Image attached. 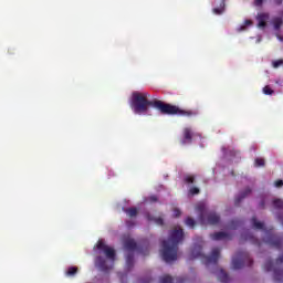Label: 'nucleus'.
Masks as SVG:
<instances>
[{"label":"nucleus","mask_w":283,"mask_h":283,"mask_svg":"<svg viewBox=\"0 0 283 283\" xmlns=\"http://www.w3.org/2000/svg\"><path fill=\"white\" fill-rule=\"evenodd\" d=\"M149 93L134 92L132 95L130 107L134 114H146L149 107H155L160 114L166 116H192V112L181 109L180 107L171 104H167L160 99L149 101Z\"/></svg>","instance_id":"1"},{"label":"nucleus","mask_w":283,"mask_h":283,"mask_svg":"<svg viewBox=\"0 0 283 283\" xmlns=\"http://www.w3.org/2000/svg\"><path fill=\"white\" fill-rule=\"evenodd\" d=\"M185 240V231L182 228L172 230L168 240H164L161 243L163 260L166 262H176L178 260V244Z\"/></svg>","instance_id":"2"},{"label":"nucleus","mask_w":283,"mask_h":283,"mask_svg":"<svg viewBox=\"0 0 283 283\" xmlns=\"http://www.w3.org/2000/svg\"><path fill=\"white\" fill-rule=\"evenodd\" d=\"M96 249L99 251V253H104L106 256V259L101 255L96 256V266H98V269H101V271L104 273L112 271V269H114V262H116V250H114V248H109V245L105 244L103 240L97 242Z\"/></svg>","instance_id":"3"},{"label":"nucleus","mask_w":283,"mask_h":283,"mask_svg":"<svg viewBox=\"0 0 283 283\" xmlns=\"http://www.w3.org/2000/svg\"><path fill=\"white\" fill-rule=\"evenodd\" d=\"M199 214L200 224H219L220 223V214H217L214 211H206L205 203H199L196 207Z\"/></svg>","instance_id":"4"},{"label":"nucleus","mask_w":283,"mask_h":283,"mask_svg":"<svg viewBox=\"0 0 283 283\" xmlns=\"http://www.w3.org/2000/svg\"><path fill=\"white\" fill-rule=\"evenodd\" d=\"M244 266H253V259H251L249 252L239 251L232 259V269H234V271H238L240 269H244Z\"/></svg>","instance_id":"5"},{"label":"nucleus","mask_w":283,"mask_h":283,"mask_svg":"<svg viewBox=\"0 0 283 283\" xmlns=\"http://www.w3.org/2000/svg\"><path fill=\"white\" fill-rule=\"evenodd\" d=\"M198 250V253H196L195 250L192 251V258H201L206 266H209V264H218V260H220V248H214L209 256L202 253V248L199 247Z\"/></svg>","instance_id":"6"},{"label":"nucleus","mask_w":283,"mask_h":283,"mask_svg":"<svg viewBox=\"0 0 283 283\" xmlns=\"http://www.w3.org/2000/svg\"><path fill=\"white\" fill-rule=\"evenodd\" d=\"M124 249H126V269L132 271L134 269V251L138 249V244L134 239H127L124 242Z\"/></svg>","instance_id":"7"},{"label":"nucleus","mask_w":283,"mask_h":283,"mask_svg":"<svg viewBox=\"0 0 283 283\" xmlns=\"http://www.w3.org/2000/svg\"><path fill=\"white\" fill-rule=\"evenodd\" d=\"M265 244H269V247H272L273 249H282L283 245V238L280 234L273 233V229L265 231V239L263 240Z\"/></svg>","instance_id":"8"},{"label":"nucleus","mask_w":283,"mask_h":283,"mask_svg":"<svg viewBox=\"0 0 283 283\" xmlns=\"http://www.w3.org/2000/svg\"><path fill=\"white\" fill-rule=\"evenodd\" d=\"M264 271H273L275 282H282L283 270L275 268V264L272 260H268L264 264Z\"/></svg>","instance_id":"9"},{"label":"nucleus","mask_w":283,"mask_h":283,"mask_svg":"<svg viewBox=\"0 0 283 283\" xmlns=\"http://www.w3.org/2000/svg\"><path fill=\"white\" fill-rule=\"evenodd\" d=\"M182 139H181V145H191L192 140H193V130H191L190 127H186L184 128L182 132Z\"/></svg>","instance_id":"10"},{"label":"nucleus","mask_w":283,"mask_h":283,"mask_svg":"<svg viewBox=\"0 0 283 283\" xmlns=\"http://www.w3.org/2000/svg\"><path fill=\"white\" fill-rule=\"evenodd\" d=\"M241 240H243L244 242H251V244H255L256 247H262V242L260 241V239L255 238L249 231L241 234Z\"/></svg>","instance_id":"11"},{"label":"nucleus","mask_w":283,"mask_h":283,"mask_svg":"<svg viewBox=\"0 0 283 283\" xmlns=\"http://www.w3.org/2000/svg\"><path fill=\"white\" fill-rule=\"evenodd\" d=\"M248 196H251V188H245L244 191L240 192V195L234 199L235 207H240V202H242Z\"/></svg>","instance_id":"12"},{"label":"nucleus","mask_w":283,"mask_h":283,"mask_svg":"<svg viewBox=\"0 0 283 283\" xmlns=\"http://www.w3.org/2000/svg\"><path fill=\"white\" fill-rule=\"evenodd\" d=\"M211 240H231V234L227 232H214L210 234Z\"/></svg>","instance_id":"13"},{"label":"nucleus","mask_w":283,"mask_h":283,"mask_svg":"<svg viewBox=\"0 0 283 283\" xmlns=\"http://www.w3.org/2000/svg\"><path fill=\"white\" fill-rule=\"evenodd\" d=\"M269 19L268 13H260L256 17V21H259L258 28H266V20Z\"/></svg>","instance_id":"14"},{"label":"nucleus","mask_w":283,"mask_h":283,"mask_svg":"<svg viewBox=\"0 0 283 283\" xmlns=\"http://www.w3.org/2000/svg\"><path fill=\"white\" fill-rule=\"evenodd\" d=\"M227 8V0H221L219 7L212 9L213 14H224Z\"/></svg>","instance_id":"15"},{"label":"nucleus","mask_w":283,"mask_h":283,"mask_svg":"<svg viewBox=\"0 0 283 283\" xmlns=\"http://www.w3.org/2000/svg\"><path fill=\"white\" fill-rule=\"evenodd\" d=\"M252 226L254 229H259L261 231H266V229L264 228V222H260L258 221V218L253 217L251 219Z\"/></svg>","instance_id":"16"},{"label":"nucleus","mask_w":283,"mask_h":283,"mask_svg":"<svg viewBox=\"0 0 283 283\" xmlns=\"http://www.w3.org/2000/svg\"><path fill=\"white\" fill-rule=\"evenodd\" d=\"M218 280L221 281L222 283H229L231 279L229 277V274L221 269L218 274Z\"/></svg>","instance_id":"17"},{"label":"nucleus","mask_w":283,"mask_h":283,"mask_svg":"<svg viewBox=\"0 0 283 283\" xmlns=\"http://www.w3.org/2000/svg\"><path fill=\"white\" fill-rule=\"evenodd\" d=\"M124 212L128 216V218H136V216H138V208H126L124 209Z\"/></svg>","instance_id":"18"},{"label":"nucleus","mask_w":283,"mask_h":283,"mask_svg":"<svg viewBox=\"0 0 283 283\" xmlns=\"http://www.w3.org/2000/svg\"><path fill=\"white\" fill-rule=\"evenodd\" d=\"M78 273V268L77 266H70L66 271L67 277H74Z\"/></svg>","instance_id":"19"},{"label":"nucleus","mask_w":283,"mask_h":283,"mask_svg":"<svg viewBox=\"0 0 283 283\" xmlns=\"http://www.w3.org/2000/svg\"><path fill=\"white\" fill-rule=\"evenodd\" d=\"M272 22L275 30H280L282 28V23H283L282 18H274Z\"/></svg>","instance_id":"20"},{"label":"nucleus","mask_w":283,"mask_h":283,"mask_svg":"<svg viewBox=\"0 0 283 283\" xmlns=\"http://www.w3.org/2000/svg\"><path fill=\"white\" fill-rule=\"evenodd\" d=\"M160 283H174V279L169 274H165L164 276L160 277L159 280Z\"/></svg>","instance_id":"21"},{"label":"nucleus","mask_w":283,"mask_h":283,"mask_svg":"<svg viewBox=\"0 0 283 283\" xmlns=\"http://www.w3.org/2000/svg\"><path fill=\"white\" fill-rule=\"evenodd\" d=\"M274 209H282L283 210V200L282 199H274L272 201Z\"/></svg>","instance_id":"22"},{"label":"nucleus","mask_w":283,"mask_h":283,"mask_svg":"<svg viewBox=\"0 0 283 283\" xmlns=\"http://www.w3.org/2000/svg\"><path fill=\"white\" fill-rule=\"evenodd\" d=\"M186 226L189 227L190 229H195L196 227V220L193 218L188 217L186 219Z\"/></svg>","instance_id":"23"},{"label":"nucleus","mask_w":283,"mask_h":283,"mask_svg":"<svg viewBox=\"0 0 283 283\" xmlns=\"http://www.w3.org/2000/svg\"><path fill=\"white\" fill-rule=\"evenodd\" d=\"M263 94H265V96H271L274 94V91L272 90L271 86L266 85L263 87Z\"/></svg>","instance_id":"24"},{"label":"nucleus","mask_w":283,"mask_h":283,"mask_svg":"<svg viewBox=\"0 0 283 283\" xmlns=\"http://www.w3.org/2000/svg\"><path fill=\"white\" fill-rule=\"evenodd\" d=\"M264 165H266V163L264 161V158H256L254 160V167H264Z\"/></svg>","instance_id":"25"},{"label":"nucleus","mask_w":283,"mask_h":283,"mask_svg":"<svg viewBox=\"0 0 283 283\" xmlns=\"http://www.w3.org/2000/svg\"><path fill=\"white\" fill-rule=\"evenodd\" d=\"M184 180H185V182L187 185H193V182H196V177H193V176H186Z\"/></svg>","instance_id":"26"},{"label":"nucleus","mask_w":283,"mask_h":283,"mask_svg":"<svg viewBox=\"0 0 283 283\" xmlns=\"http://www.w3.org/2000/svg\"><path fill=\"white\" fill-rule=\"evenodd\" d=\"M247 25H253V21L251 20H245L244 25H241L239 29V32H242L243 30H247Z\"/></svg>","instance_id":"27"},{"label":"nucleus","mask_w":283,"mask_h":283,"mask_svg":"<svg viewBox=\"0 0 283 283\" xmlns=\"http://www.w3.org/2000/svg\"><path fill=\"white\" fill-rule=\"evenodd\" d=\"M272 65H273L274 69H277L281 65H283V60L282 59L275 60V61L272 62Z\"/></svg>","instance_id":"28"},{"label":"nucleus","mask_w":283,"mask_h":283,"mask_svg":"<svg viewBox=\"0 0 283 283\" xmlns=\"http://www.w3.org/2000/svg\"><path fill=\"white\" fill-rule=\"evenodd\" d=\"M189 192L191 196H198V193H200V189L198 187H192L190 188Z\"/></svg>","instance_id":"29"},{"label":"nucleus","mask_w":283,"mask_h":283,"mask_svg":"<svg viewBox=\"0 0 283 283\" xmlns=\"http://www.w3.org/2000/svg\"><path fill=\"white\" fill-rule=\"evenodd\" d=\"M238 227H240V221H235V220L231 221V224H230L231 229H238Z\"/></svg>","instance_id":"30"},{"label":"nucleus","mask_w":283,"mask_h":283,"mask_svg":"<svg viewBox=\"0 0 283 283\" xmlns=\"http://www.w3.org/2000/svg\"><path fill=\"white\" fill-rule=\"evenodd\" d=\"M155 222H156V224H158L159 227H163L164 224H165V221L163 220V218H156L155 219Z\"/></svg>","instance_id":"31"},{"label":"nucleus","mask_w":283,"mask_h":283,"mask_svg":"<svg viewBox=\"0 0 283 283\" xmlns=\"http://www.w3.org/2000/svg\"><path fill=\"white\" fill-rule=\"evenodd\" d=\"M182 212L180 211V209H178V208H176L175 210H174V216H175V218H180V214H181Z\"/></svg>","instance_id":"32"},{"label":"nucleus","mask_w":283,"mask_h":283,"mask_svg":"<svg viewBox=\"0 0 283 283\" xmlns=\"http://www.w3.org/2000/svg\"><path fill=\"white\" fill-rule=\"evenodd\" d=\"M274 185H275L276 188H280V187L283 186V180H282V179H279V180H276V181L274 182Z\"/></svg>","instance_id":"33"},{"label":"nucleus","mask_w":283,"mask_h":283,"mask_svg":"<svg viewBox=\"0 0 283 283\" xmlns=\"http://www.w3.org/2000/svg\"><path fill=\"white\" fill-rule=\"evenodd\" d=\"M185 282H187V277H185V276H179L177 279V283H185Z\"/></svg>","instance_id":"34"},{"label":"nucleus","mask_w":283,"mask_h":283,"mask_svg":"<svg viewBox=\"0 0 283 283\" xmlns=\"http://www.w3.org/2000/svg\"><path fill=\"white\" fill-rule=\"evenodd\" d=\"M149 200H150V202H158V197L157 196H150L149 197Z\"/></svg>","instance_id":"35"},{"label":"nucleus","mask_w":283,"mask_h":283,"mask_svg":"<svg viewBox=\"0 0 283 283\" xmlns=\"http://www.w3.org/2000/svg\"><path fill=\"white\" fill-rule=\"evenodd\" d=\"M262 3H264V0H254V6H262Z\"/></svg>","instance_id":"36"},{"label":"nucleus","mask_w":283,"mask_h":283,"mask_svg":"<svg viewBox=\"0 0 283 283\" xmlns=\"http://www.w3.org/2000/svg\"><path fill=\"white\" fill-rule=\"evenodd\" d=\"M283 0H274L275 6H282Z\"/></svg>","instance_id":"37"},{"label":"nucleus","mask_w":283,"mask_h":283,"mask_svg":"<svg viewBox=\"0 0 283 283\" xmlns=\"http://www.w3.org/2000/svg\"><path fill=\"white\" fill-rule=\"evenodd\" d=\"M264 206H265V202H264V200H262V201L260 202L259 207H260V209H264Z\"/></svg>","instance_id":"38"},{"label":"nucleus","mask_w":283,"mask_h":283,"mask_svg":"<svg viewBox=\"0 0 283 283\" xmlns=\"http://www.w3.org/2000/svg\"><path fill=\"white\" fill-rule=\"evenodd\" d=\"M279 221L281 222V224L283 226V216H279Z\"/></svg>","instance_id":"39"},{"label":"nucleus","mask_w":283,"mask_h":283,"mask_svg":"<svg viewBox=\"0 0 283 283\" xmlns=\"http://www.w3.org/2000/svg\"><path fill=\"white\" fill-rule=\"evenodd\" d=\"M144 255H149V252L144 253Z\"/></svg>","instance_id":"40"},{"label":"nucleus","mask_w":283,"mask_h":283,"mask_svg":"<svg viewBox=\"0 0 283 283\" xmlns=\"http://www.w3.org/2000/svg\"><path fill=\"white\" fill-rule=\"evenodd\" d=\"M144 283H149V281H144Z\"/></svg>","instance_id":"41"},{"label":"nucleus","mask_w":283,"mask_h":283,"mask_svg":"<svg viewBox=\"0 0 283 283\" xmlns=\"http://www.w3.org/2000/svg\"><path fill=\"white\" fill-rule=\"evenodd\" d=\"M282 14H283V11H282Z\"/></svg>","instance_id":"42"}]
</instances>
